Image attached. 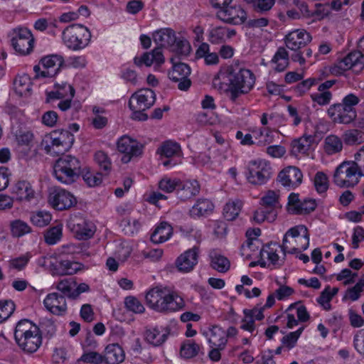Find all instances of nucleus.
Returning <instances> with one entry per match:
<instances>
[{"label": "nucleus", "mask_w": 364, "mask_h": 364, "mask_svg": "<svg viewBox=\"0 0 364 364\" xmlns=\"http://www.w3.org/2000/svg\"><path fill=\"white\" fill-rule=\"evenodd\" d=\"M95 160L101 171H104V175H108L112 169V163L107 154L102 151H97L95 154Z\"/></svg>", "instance_id": "46"}, {"label": "nucleus", "mask_w": 364, "mask_h": 364, "mask_svg": "<svg viewBox=\"0 0 364 364\" xmlns=\"http://www.w3.org/2000/svg\"><path fill=\"white\" fill-rule=\"evenodd\" d=\"M303 174L296 166H288L279 172L277 181L284 187L294 189L302 182Z\"/></svg>", "instance_id": "16"}, {"label": "nucleus", "mask_w": 364, "mask_h": 364, "mask_svg": "<svg viewBox=\"0 0 364 364\" xmlns=\"http://www.w3.org/2000/svg\"><path fill=\"white\" fill-rule=\"evenodd\" d=\"M214 205L210 200L200 198L190 210V215L194 218L206 216L212 213Z\"/></svg>", "instance_id": "30"}, {"label": "nucleus", "mask_w": 364, "mask_h": 364, "mask_svg": "<svg viewBox=\"0 0 364 364\" xmlns=\"http://www.w3.org/2000/svg\"><path fill=\"white\" fill-rule=\"evenodd\" d=\"M326 112L334 124H349L356 119V117L341 102L331 105Z\"/></svg>", "instance_id": "15"}, {"label": "nucleus", "mask_w": 364, "mask_h": 364, "mask_svg": "<svg viewBox=\"0 0 364 364\" xmlns=\"http://www.w3.org/2000/svg\"><path fill=\"white\" fill-rule=\"evenodd\" d=\"M176 33L171 28H161L153 34L154 41L161 47H171L176 42Z\"/></svg>", "instance_id": "28"}, {"label": "nucleus", "mask_w": 364, "mask_h": 364, "mask_svg": "<svg viewBox=\"0 0 364 364\" xmlns=\"http://www.w3.org/2000/svg\"><path fill=\"white\" fill-rule=\"evenodd\" d=\"M315 141V135L306 134H304L301 137L293 139L290 144L291 154L295 156L307 155Z\"/></svg>", "instance_id": "20"}, {"label": "nucleus", "mask_w": 364, "mask_h": 364, "mask_svg": "<svg viewBox=\"0 0 364 364\" xmlns=\"http://www.w3.org/2000/svg\"><path fill=\"white\" fill-rule=\"evenodd\" d=\"M217 16L224 22L233 25H240L247 18V12L241 6L232 4L225 9L219 10Z\"/></svg>", "instance_id": "14"}, {"label": "nucleus", "mask_w": 364, "mask_h": 364, "mask_svg": "<svg viewBox=\"0 0 364 364\" xmlns=\"http://www.w3.org/2000/svg\"><path fill=\"white\" fill-rule=\"evenodd\" d=\"M15 36L11 38V45L21 55L29 54L33 48L34 38L31 32L26 28L14 30Z\"/></svg>", "instance_id": "11"}, {"label": "nucleus", "mask_w": 364, "mask_h": 364, "mask_svg": "<svg viewBox=\"0 0 364 364\" xmlns=\"http://www.w3.org/2000/svg\"><path fill=\"white\" fill-rule=\"evenodd\" d=\"M359 102L360 98L357 95L350 93L343 98L341 103L353 114V116L357 117V112L355 107L359 103Z\"/></svg>", "instance_id": "56"}, {"label": "nucleus", "mask_w": 364, "mask_h": 364, "mask_svg": "<svg viewBox=\"0 0 364 364\" xmlns=\"http://www.w3.org/2000/svg\"><path fill=\"white\" fill-rule=\"evenodd\" d=\"M147 305L159 312H173L185 307L183 299L168 287H156L146 294Z\"/></svg>", "instance_id": "2"}, {"label": "nucleus", "mask_w": 364, "mask_h": 364, "mask_svg": "<svg viewBox=\"0 0 364 364\" xmlns=\"http://www.w3.org/2000/svg\"><path fill=\"white\" fill-rule=\"evenodd\" d=\"M173 234V228L167 222H161L151 235V240L156 244L168 240Z\"/></svg>", "instance_id": "31"}, {"label": "nucleus", "mask_w": 364, "mask_h": 364, "mask_svg": "<svg viewBox=\"0 0 364 364\" xmlns=\"http://www.w3.org/2000/svg\"><path fill=\"white\" fill-rule=\"evenodd\" d=\"M200 186L196 180L180 182L176 194L181 200H186L196 196L200 192Z\"/></svg>", "instance_id": "24"}, {"label": "nucleus", "mask_w": 364, "mask_h": 364, "mask_svg": "<svg viewBox=\"0 0 364 364\" xmlns=\"http://www.w3.org/2000/svg\"><path fill=\"white\" fill-rule=\"evenodd\" d=\"M81 161L71 155L60 157L53 166V173L56 179L65 184L75 182L82 174Z\"/></svg>", "instance_id": "4"}, {"label": "nucleus", "mask_w": 364, "mask_h": 364, "mask_svg": "<svg viewBox=\"0 0 364 364\" xmlns=\"http://www.w3.org/2000/svg\"><path fill=\"white\" fill-rule=\"evenodd\" d=\"M91 33L85 26L73 23L67 26L62 33L64 44L70 50H79L85 48L91 39Z\"/></svg>", "instance_id": "5"}, {"label": "nucleus", "mask_w": 364, "mask_h": 364, "mask_svg": "<svg viewBox=\"0 0 364 364\" xmlns=\"http://www.w3.org/2000/svg\"><path fill=\"white\" fill-rule=\"evenodd\" d=\"M14 338L20 349L28 354L36 352L42 344L40 328L28 319H22L17 323Z\"/></svg>", "instance_id": "3"}, {"label": "nucleus", "mask_w": 364, "mask_h": 364, "mask_svg": "<svg viewBox=\"0 0 364 364\" xmlns=\"http://www.w3.org/2000/svg\"><path fill=\"white\" fill-rule=\"evenodd\" d=\"M200 350L199 346L193 341L187 340L181 346L180 353L186 358H191L196 356Z\"/></svg>", "instance_id": "47"}, {"label": "nucleus", "mask_w": 364, "mask_h": 364, "mask_svg": "<svg viewBox=\"0 0 364 364\" xmlns=\"http://www.w3.org/2000/svg\"><path fill=\"white\" fill-rule=\"evenodd\" d=\"M253 9L257 13H264L269 11L274 4V0H257L252 2Z\"/></svg>", "instance_id": "64"}, {"label": "nucleus", "mask_w": 364, "mask_h": 364, "mask_svg": "<svg viewBox=\"0 0 364 364\" xmlns=\"http://www.w3.org/2000/svg\"><path fill=\"white\" fill-rule=\"evenodd\" d=\"M242 203L240 200L228 202L223 208V216L229 221L235 220L239 215Z\"/></svg>", "instance_id": "43"}, {"label": "nucleus", "mask_w": 364, "mask_h": 364, "mask_svg": "<svg viewBox=\"0 0 364 364\" xmlns=\"http://www.w3.org/2000/svg\"><path fill=\"white\" fill-rule=\"evenodd\" d=\"M210 266L213 269L219 272H226L229 270L230 263L228 259L216 252H211L210 254Z\"/></svg>", "instance_id": "36"}, {"label": "nucleus", "mask_w": 364, "mask_h": 364, "mask_svg": "<svg viewBox=\"0 0 364 364\" xmlns=\"http://www.w3.org/2000/svg\"><path fill=\"white\" fill-rule=\"evenodd\" d=\"M199 247L194 246L181 254L176 260L175 264L181 272H190L198 263Z\"/></svg>", "instance_id": "18"}, {"label": "nucleus", "mask_w": 364, "mask_h": 364, "mask_svg": "<svg viewBox=\"0 0 364 364\" xmlns=\"http://www.w3.org/2000/svg\"><path fill=\"white\" fill-rule=\"evenodd\" d=\"M78 362H83L90 364L104 363L103 355L93 350H87L84 347V353L77 360Z\"/></svg>", "instance_id": "49"}, {"label": "nucleus", "mask_w": 364, "mask_h": 364, "mask_svg": "<svg viewBox=\"0 0 364 364\" xmlns=\"http://www.w3.org/2000/svg\"><path fill=\"white\" fill-rule=\"evenodd\" d=\"M13 193L16 196L18 200L30 201L34 198V191L30 183L26 181H18L14 187Z\"/></svg>", "instance_id": "32"}, {"label": "nucleus", "mask_w": 364, "mask_h": 364, "mask_svg": "<svg viewBox=\"0 0 364 364\" xmlns=\"http://www.w3.org/2000/svg\"><path fill=\"white\" fill-rule=\"evenodd\" d=\"M124 304L129 310L136 314L143 313L145 309L142 304L134 296L126 297Z\"/></svg>", "instance_id": "62"}, {"label": "nucleus", "mask_w": 364, "mask_h": 364, "mask_svg": "<svg viewBox=\"0 0 364 364\" xmlns=\"http://www.w3.org/2000/svg\"><path fill=\"white\" fill-rule=\"evenodd\" d=\"M157 153L166 158L178 156L181 154V149L179 144L171 140L164 141L158 149Z\"/></svg>", "instance_id": "37"}, {"label": "nucleus", "mask_w": 364, "mask_h": 364, "mask_svg": "<svg viewBox=\"0 0 364 364\" xmlns=\"http://www.w3.org/2000/svg\"><path fill=\"white\" fill-rule=\"evenodd\" d=\"M43 70L41 73L42 77H53L55 76L63 66L64 60L60 55H50L41 60Z\"/></svg>", "instance_id": "19"}, {"label": "nucleus", "mask_w": 364, "mask_h": 364, "mask_svg": "<svg viewBox=\"0 0 364 364\" xmlns=\"http://www.w3.org/2000/svg\"><path fill=\"white\" fill-rule=\"evenodd\" d=\"M9 226L11 235L15 237H22L32 231L28 224L20 219L11 221Z\"/></svg>", "instance_id": "42"}, {"label": "nucleus", "mask_w": 364, "mask_h": 364, "mask_svg": "<svg viewBox=\"0 0 364 364\" xmlns=\"http://www.w3.org/2000/svg\"><path fill=\"white\" fill-rule=\"evenodd\" d=\"M119 151L129 154L132 156H139L142 153L143 146L129 136H122L117 141Z\"/></svg>", "instance_id": "25"}, {"label": "nucleus", "mask_w": 364, "mask_h": 364, "mask_svg": "<svg viewBox=\"0 0 364 364\" xmlns=\"http://www.w3.org/2000/svg\"><path fill=\"white\" fill-rule=\"evenodd\" d=\"M14 90L20 96H28L31 90V82L28 75L18 76L14 82Z\"/></svg>", "instance_id": "39"}, {"label": "nucleus", "mask_w": 364, "mask_h": 364, "mask_svg": "<svg viewBox=\"0 0 364 364\" xmlns=\"http://www.w3.org/2000/svg\"><path fill=\"white\" fill-rule=\"evenodd\" d=\"M68 228L79 240H87L95 233V225L80 215H71L68 220Z\"/></svg>", "instance_id": "9"}, {"label": "nucleus", "mask_w": 364, "mask_h": 364, "mask_svg": "<svg viewBox=\"0 0 364 364\" xmlns=\"http://www.w3.org/2000/svg\"><path fill=\"white\" fill-rule=\"evenodd\" d=\"M48 203L58 210L69 209L77 203L76 198L70 192L62 189H54L48 196Z\"/></svg>", "instance_id": "12"}, {"label": "nucleus", "mask_w": 364, "mask_h": 364, "mask_svg": "<svg viewBox=\"0 0 364 364\" xmlns=\"http://www.w3.org/2000/svg\"><path fill=\"white\" fill-rule=\"evenodd\" d=\"M261 230L259 228H255V229H249L246 232V236L247 237V240L246 241V244H243L242 245V250H245L246 247L250 249L252 251H255V250L253 248V242L254 241L259 242V240L257 239V237L260 235Z\"/></svg>", "instance_id": "61"}, {"label": "nucleus", "mask_w": 364, "mask_h": 364, "mask_svg": "<svg viewBox=\"0 0 364 364\" xmlns=\"http://www.w3.org/2000/svg\"><path fill=\"white\" fill-rule=\"evenodd\" d=\"M314 183L316 191L319 193H325L328 188V179L323 172L318 171L316 173Z\"/></svg>", "instance_id": "55"}, {"label": "nucleus", "mask_w": 364, "mask_h": 364, "mask_svg": "<svg viewBox=\"0 0 364 364\" xmlns=\"http://www.w3.org/2000/svg\"><path fill=\"white\" fill-rule=\"evenodd\" d=\"M279 195L274 191H268L261 198L260 204L262 207L269 210L270 219H275L277 211L282 208L279 200Z\"/></svg>", "instance_id": "23"}, {"label": "nucleus", "mask_w": 364, "mask_h": 364, "mask_svg": "<svg viewBox=\"0 0 364 364\" xmlns=\"http://www.w3.org/2000/svg\"><path fill=\"white\" fill-rule=\"evenodd\" d=\"M343 149V141L334 134L328 135L324 140V151L328 155L339 153Z\"/></svg>", "instance_id": "38"}, {"label": "nucleus", "mask_w": 364, "mask_h": 364, "mask_svg": "<svg viewBox=\"0 0 364 364\" xmlns=\"http://www.w3.org/2000/svg\"><path fill=\"white\" fill-rule=\"evenodd\" d=\"M303 330L304 327H301L296 331L291 332L287 335L284 336L281 340L282 346L284 348H287L288 350H290L292 348H294L296 346L297 341L300 337Z\"/></svg>", "instance_id": "54"}, {"label": "nucleus", "mask_w": 364, "mask_h": 364, "mask_svg": "<svg viewBox=\"0 0 364 364\" xmlns=\"http://www.w3.org/2000/svg\"><path fill=\"white\" fill-rule=\"evenodd\" d=\"M302 233L304 240L306 241L305 244L301 247L303 250L307 249L309 245V235L308 233V229L305 225H297L294 228H290L287 232L286 236H291L292 237H296L299 236V235Z\"/></svg>", "instance_id": "53"}, {"label": "nucleus", "mask_w": 364, "mask_h": 364, "mask_svg": "<svg viewBox=\"0 0 364 364\" xmlns=\"http://www.w3.org/2000/svg\"><path fill=\"white\" fill-rule=\"evenodd\" d=\"M30 258L31 256L28 254L14 258L9 261V267L18 271H21L27 265Z\"/></svg>", "instance_id": "63"}, {"label": "nucleus", "mask_w": 364, "mask_h": 364, "mask_svg": "<svg viewBox=\"0 0 364 364\" xmlns=\"http://www.w3.org/2000/svg\"><path fill=\"white\" fill-rule=\"evenodd\" d=\"M62 226L56 225L49 228L45 233V242L48 245H55L62 237Z\"/></svg>", "instance_id": "52"}, {"label": "nucleus", "mask_w": 364, "mask_h": 364, "mask_svg": "<svg viewBox=\"0 0 364 364\" xmlns=\"http://www.w3.org/2000/svg\"><path fill=\"white\" fill-rule=\"evenodd\" d=\"M359 172L354 161H343L333 174L334 183L341 188L353 187L359 182Z\"/></svg>", "instance_id": "6"}, {"label": "nucleus", "mask_w": 364, "mask_h": 364, "mask_svg": "<svg viewBox=\"0 0 364 364\" xmlns=\"http://www.w3.org/2000/svg\"><path fill=\"white\" fill-rule=\"evenodd\" d=\"M82 175L83 180L89 186L95 187L101 184L102 181V175H104V173L102 172L92 173L90 171L84 173L82 171Z\"/></svg>", "instance_id": "58"}, {"label": "nucleus", "mask_w": 364, "mask_h": 364, "mask_svg": "<svg viewBox=\"0 0 364 364\" xmlns=\"http://www.w3.org/2000/svg\"><path fill=\"white\" fill-rule=\"evenodd\" d=\"M53 266V274L64 276L72 275L81 269L82 264L72 262L68 259H61L55 265Z\"/></svg>", "instance_id": "27"}, {"label": "nucleus", "mask_w": 364, "mask_h": 364, "mask_svg": "<svg viewBox=\"0 0 364 364\" xmlns=\"http://www.w3.org/2000/svg\"><path fill=\"white\" fill-rule=\"evenodd\" d=\"M55 90L48 92L47 102L50 100H63L73 98L75 95V89L67 82L55 83Z\"/></svg>", "instance_id": "29"}, {"label": "nucleus", "mask_w": 364, "mask_h": 364, "mask_svg": "<svg viewBox=\"0 0 364 364\" xmlns=\"http://www.w3.org/2000/svg\"><path fill=\"white\" fill-rule=\"evenodd\" d=\"M343 139L347 145L360 144L364 141V132L358 129H349L343 134Z\"/></svg>", "instance_id": "44"}, {"label": "nucleus", "mask_w": 364, "mask_h": 364, "mask_svg": "<svg viewBox=\"0 0 364 364\" xmlns=\"http://www.w3.org/2000/svg\"><path fill=\"white\" fill-rule=\"evenodd\" d=\"M227 341L226 332L224 329L218 326H214L210 328L208 338L210 347L217 346L219 347V349H224Z\"/></svg>", "instance_id": "33"}, {"label": "nucleus", "mask_w": 364, "mask_h": 364, "mask_svg": "<svg viewBox=\"0 0 364 364\" xmlns=\"http://www.w3.org/2000/svg\"><path fill=\"white\" fill-rule=\"evenodd\" d=\"M360 44L364 49V37L360 39ZM349 69L355 72H360L364 69V53L357 50L350 53L334 65L332 72L336 75H341Z\"/></svg>", "instance_id": "7"}, {"label": "nucleus", "mask_w": 364, "mask_h": 364, "mask_svg": "<svg viewBox=\"0 0 364 364\" xmlns=\"http://www.w3.org/2000/svg\"><path fill=\"white\" fill-rule=\"evenodd\" d=\"M333 95L331 92L318 91L317 93L311 95L313 102L320 106H325L331 102Z\"/></svg>", "instance_id": "60"}, {"label": "nucleus", "mask_w": 364, "mask_h": 364, "mask_svg": "<svg viewBox=\"0 0 364 364\" xmlns=\"http://www.w3.org/2000/svg\"><path fill=\"white\" fill-rule=\"evenodd\" d=\"M247 179L255 185H262L272 176L270 164L264 160L251 161L248 164Z\"/></svg>", "instance_id": "8"}, {"label": "nucleus", "mask_w": 364, "mask_h": 364, "mask_svg": "<svg viewBox=\"0 0 364 364\" xmlns=\"http://www.w3.org/2000/svg\"><path fill=\"white\" fill-rule=\"evenodd\" d=\"M173 64L172 70L168 72V77L173 82H178V88L182 91H186L191 85V81L189 79L191 75L190 67L183 63L175 61L174 58H171Z\"/></svg>", "instance_id": "10"}, {"label": "nucleus", "mask_w": 364, "mask_h": 364, "mask_svg": "<svg viewBox=\"0 0 364 364\" xmlns=\"http://www.w3.org/2000/svg\"><path fill=\"white\" fill-rule=\"evenodd\" d=\"M43 304L50 312L55 315H63L67 311V304L64 296L55 292L48 294L44 299Z\"/></svg>", "instance_id": "21"}, {"label": "nucleus", "mask_w": 364, "mask_h": 364, "mask_svg": "<svg viewBox=\"0 0 364 364\" xmlns=\"http://www.w3.org/2000/svg\"><path fill=\"white\" fill-rule=\"evenodd\" d=\"M124 353L122 348L117 343L107 346L103 355L104 363L118 364L124 360Z\"/></svg>", "instance_id": "26"}, {"label": "nucleus", "mask_w": 364, "mask_h": 364, "mask_svg": "<svg viewBox=\"0 0 364 364\" xmlns=\"http://www.w3.org/2000/svg\"><path fill=\"white\" fill-rule=\"evenodd\" d=\"M227 73L230 82L227 95L232 102H236L240 95L247 94L253 88L255 75L250 70L242 66L238 61L228 66Z\"/></svg>", "instance_id": "1"}, {"label": "nucleus", "mask_w": 364, "mask_h": 364, "mask_svg": "<svg viewBox=\"0 0 364 364\" xmlns=\"http://www.w3.org/2000/svg\"><path fill=\"white\" fill-rule=\"evenodd\" d=\"M134 61L137 66L144 64L150 67L155 63L156 66L160 67L164 63V57L161 48H156L151 52L144 53L140 58L135 57Z\"/></svg>", "instance_id": "22"}, {"label": "nucleus", "mask_w": 364, "mask_h": 364, "mask_svg": "<svg viewBox=\"0 0 364 364\" xmlns=\"http://www.w3.org/2000/svg\"><path fill=\"white\" fill-rule=\"evenodd\" d=\"M156 101L155 92L149 88L141 89L134 92L129 100L130 109H148Z\"/></svg>", "instance_id": "13"}, {"label": "nucleus", "mask_w": 364, "mask_h": 364, "mask_svg": "<svg viewBox=\"0 0 364 364\" xmlns=\"http://www.w3.org/2000/svg\"><path fill=\"white\" fill-rule=\"evenodd\" d=\"M15 304L11 301H0V323L4 321L13 314Z\"/></svg>", "instance_id": "57"}, {"label": "nucleus", "mask_w": 364, "mask_h": 364, "mask_svg": "<svg viewBox=\"0 0 364 364\" xmlns=\"http://www.w3.org/2000/svg\"><path fill=\"white\" fill-rule=\"evenodd\" d=\"M311 41V35L303 29L292 31L286 35L284 38L286 46L294 51L304 48Z\"/></svg>", "instance_id": "17"}, {"label": "nucleus", "mask_w": 364, "mask_h": 364, "mask_svg": "<svg viewBox=\"0 0 364 364\" xmlns=\"http://www.w3.org/2000/svg\"><path fill=\"white\" fill-rule=\"evenodd\" d=\"M171 49L178 55L187 56L191 50V47L187 40L176 37V42L171 46Z\"/></svg>", "instance_id": "50"}, {"label": "nucleus", "mask_w": 364, "mask_h": 364, "mask_svg": "<svg viewBox=\"0 0 364 364\" xmlns=\"http://www.w3.org/2000/svg\"><path fill=\"white\" fill-rule=\"evenodd\" d=\"M272 62L277 64L275 68L277 71H284L289 65V54L286 48L279 47L274 54Z\"/></svg>", "instance_id": "41"}, {"label": "nucleus", "mask_w": 364, "mask_h": 364, "mask_svg": "<svg viewBox=\"0 0 364 364\" xmlns=\"http://www.w3.org/2000/svg\"><path fill=\"white\" fill-rule=\"evenodd\" d=\"M145 340L154 346L163 344L167 338V333H161L156 328L146 329L145 331Z\"/></svg>", "instance_id": "40"}, {"label": "nucleus", "mask_w": 364, "mask_h": 364, "mask_svg": "<svg viewBox=\"0 0 364 364\" xmlns=\"http://www.w3.org/2000/svg\"><path fill=\"white\" fill-rule=\"evenodd\" d=\"M196 56L197 58H203L207 65H216L219 62L218 53L215 52L210 53V46L206 43L200 44L196 50Z\"/></svg>", "instance_id": "35"}, {"label": "nucleus", "mask_w": 364, "mask_h": 364, "mask_svg": "<svg viewBox=\"0 0 364 364\" xmlns=\"http://www.w3.org/2000/svg\"><path fill=\"white\" fill-rule=\"evenodd\" d=\"M52 219L50 213L47 211H37L32 213L30 216L31 223L38 227H44L49 224Z\"/></svg>", "instance_id": "48"}, {"label": "nucleus", "mask_w": 364, "mask_h": 364, "mask_svg": "<svg viewBox=\"0 0 364 364\" xmlns=\"http://www.w3.org/2000/svg\"><path fill=\"white\" fill-rule=\"evenodd\" d=\"M58 132H53L49 136H46L41 143L48 154L58 155L64 153L61 151V144L57 140H54V139H58Z\"/></svg>", "instance_id": "34"}, {"label": "nucleus", "mask_w": 364, "mask_h": 364, "mask_svg": "<svg viewBox=\"0 0 364 364\" xmlns=\"http://www.w3.org/2000/svg\"><path fill=\"white\" fill-rule=\"evenodd\" d=\"M15 136L18 146H28L33 141V134L30 131L18 130L16 131Z\"/></svg>", "instance_id": "59"}, {"label": "nucleus", "mask_w": 364, "mask_h": 364, "mask_svg": "<svg viewBox=\"0 0 364 364\" xmlns=\"http://www.w3.org/2000/svg\"><path fill=\"white\" fill-rule=\"evenodd\" d=\"M76 282L71 279L60 280L56 285V289L64 296L73 299V288L76 287Z\"/></svg>", "instance_id": "51"}, {"label": "nucleus", "mask_w": 364, "mask_h": 364, "mask_svg": "<svg viewBox=\"0 0 364 364\" xmlns=\"http://www.w3.org/2000/svg\"><path fill=\"white\" fill-rule=\"evenodd\" d=\"M55 132H58V139H54V140H57L61 144V151L65 152L69 150L75 140L73 134L69 130L65 129L55 130Z\"/></svg>", "instance_id": "45"}]
</instances>
